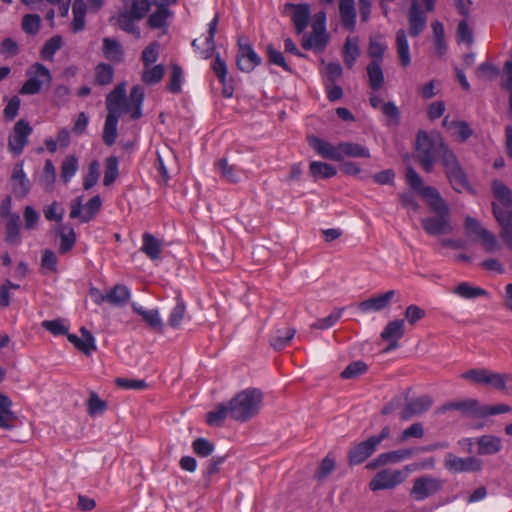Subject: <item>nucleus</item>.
Wrapping results in <instances>:
<instances>
[{"mask_svg":"<svg viewBox=\"0 0 512 512\" xmlns=\"http://www.w3.org/2000/svg\"><path fill=\"white\" fill-rule=\"evenodd\" d=\"M491 188L496 199L492 203L494 217L502 228L501 237L512 249V190L500 180H494Z\"/></svg>","mask_w":512,"mask_h":512,"instance_id":"obj_1","label":"nucleus"},{"mask_svg":"<svg viewBox=\"0 0 512 512\" xmlns=\"http://www.w3.org/2000/svg\"><path fill=\"white\" fill-rule=\"evenodd\" d=\"M424 199L435 217H426L422 219L424 230L430 235H440L450 233L452 227L449 223V209L435 188H427L424 192Z\"/></svg>","mask_w":512,"mask_h":512,"instance_id":"obj_2","label":"nucleus"},{"mask_svg":"<svg viewBox=\"0 0 512 512\" xmlns=\"http://www.w3.org/2000/svg\"><path fill=\"white\" fill-rule=\"evenodd\" d=\"M262 400V393L259 390L246 389L231 399L229 414L234 420L245 422L258 413Z\"/></svg>","mask_w":512,"mask_h":512,"instance_id":"obj_3","label":"nucleus"},{"mask_svg":"<svg viewBox=\"0 0 512 512\" xmlns=\"http://www.w3.org/2000/svg\"><path fill=\"white\" fill-rule=\"evenodd\" d=\"M460 377L474 384L487 385L512 394V374H502L486 368H473L463 372Z\"/></svg>","mask_w":512,"mask_h":512,"instance_id":"obj_4","label":"nucleus"},{"mask_svg":"<svg viewBox=\"0 0 512 512\" xmlns=\"http://www.w3.org/2000/svg\"><path fill=\"white\" fill-rule=\"evenodd\" d=\"M443 141L435 135L430 137L426 132H419L416 140L417 157L426 172H431L435 157L440 153L443 148Z\"/></svg>","mask_w":512,"mask_h":512,"instance_id":"obj_5","label":"nucleus"},{"mask_svg":"<svg viewBox=\"0 0 512 512\" xmlns=\"http://www.w3.org/2000/svg\"><path fill=\"white\" fill-rule=\"evenodd\" d=\"M28 79L23 84L20 93L33 95L38 93L43 85H50L52 76L47 67L41 63H34L27 70Z\"/></svg>","mask_w":512,"mask_h":512,"instance_id":"obj_6","label":"nucleus"},{"mask_svg":"<svg viewBox=\"0 0 512 512\" xmlns=\"http://www.w3.org/2000/svg\"><path fill=\"white\" fill-rule=\"evenodd\" d=\"M390 435V428L385 426L382 428L379 435L372 436L366 441L360 442L355 445L349 452V462L352 465H357L364 462L370 455L374 453L378 445L388 438Z\"/></svg>","mask_w":512,"mask_h":512,"instance_id":"obj_7","label":"nucleus"},{"mask_svg":"<svg viewBox=\"0 0 512 512\" xmlns=\"http://www.w3.org/2000/svg\"><path fill=\"white\" fill-rule=\"evenodd\" d=\"M410 471L409 465L404 469H384L378 472L370 481L369 488L372 491L392 489L403 483Z\"/></svg>","mask_w":512,"mask_h":512,"instance_id":"obj_8","label":"nucleus"},{"mask_svg":"<svg viewBox=\"0 0 512 512\" xmlns=\"http://www.w3.org/2000/svg\"><path fill=\"white\" fill-rule=\"evenodd\" d=\"M82 197H77L70 204V218H78L82 223L89 222L98 213L102 201L99 195L92 197L85 205Z\"/></svg>","mask_w":512,"mask_h":512,"instance_id":"obj_9","label":"nucleus"},{"mask_svg":"<svg viewBox=\"0 0 512 512\" xmlns=\"http://www.w3.org/2000/svg\"><path fill=\"white\" fill-rule=\"evenodd\" d=\"M465 229L470 237H475L481 241L482 246L488 252H495L499 249V243L493 233L483 228L481 224L472 217H467Z\"/></svg>","mask_w":512,"mask_h":512,"instance_id":"obj_10","label":"nucleus"},{"mask_svg":"<svg viewBox=\"0 0 512 512\" xmlns=\"http://www.w3.org/2000/svg\"><path fill=\"white\" fill-rule=\"evenodd\" d=\"M31 133L32 127L26 120L21 119L17 121L8 138L9 151L15 156L22 154L25 146L28 144V138Z\"/></svg>","mask_w":512,"mask_h":512,"instance_id":"obj_11","label":"nucleus"},{"mask_svg":"<svg viewBox=\"0 0 512 512\" xmlns=\"http://www.w3.org/2000/svg\"><path fill=\"white\" fill-rule=\"evenodd\" d=\"M442 481L433 477H420L414 481L411 489V496L417 501L436 494L442 488Z\"/></svg>","mask_w":512,"mask_h":512,"instance_id":"obj_12","label":"nucleus"},{"mask_svg":"<svg viewBox=\"0 0 512 512\" xmlns=\"http://www.w3.org/2000/svg\"><path fill=\"white\" fill-rule=\"evenodd\" d=\"M106 107L108 114L120 116L122 112H130V104L126 98V85L121 83L117 85L106 98Z\"/></svg>","mask_w":512,"mask_h":512,"instance_id":"obj_13","label":"nucleus"},{"mask_svg":"<svg viewBox=\"0 0 512 512\" xmlns=\"http://www.w3.org/2000/svg\"><path fill=\"white\" fill-rule=\"evenodd\" d=\"M309 145L316 151V153L328 160L341 161V143L333 145L332 143L325 141L317 136L308 137Z\"/></svg>","mask_w":512,"mask_h":512,"instance_id":"obj_14","label":"nucleus"},{"mask_svg":"<svg viewBox=\"0 0 512 512\" xmlns=\"http://www.w3.org/2000/svg\"><path fill=\"white\" fill-rule=\"evenodd\" d=\"M445 467L455 473L472 472L481 469V461L475 457L460 458L448 453L445 456Z\"/></svg>","mask_w":512,"mask_h":512,"instance_id":"obj_15","label":"nucleus"},{"mask_svg":"<svg viewBox=\"0 0 512 512\" xmlns=\"http://www.w3.org/2000/svg\"><path fill=\"white\" fill-rule=\"evenodd\" d=\"M261 62L260 57L248 43L239 42L237 55L238 68L243 72H251Z\"/></svg>","mask_w":512,"mask_h":512,"instance_id":"obj_16","label":"nucleus"},{"mask_svg":"<svg viewBox=\"0 0 512 512\" xmlns=\"http://www.w3.org/2000/svg\"><path fill=\"white\" fill-rule=\"evenodd\" d=\"M12 190L16 197L24 198L30 191V181L23 169V162L14 165L11 175Z\"/></svg>","mask_w":512,"mask_h":512,"instance_id":"obj_17","label":"nucleus"},{"mask_svg":"<svg viewBox=\"0 0 512 512\" xmlns=\"http://www.w3.org/2000/svg\"><path fill=\"white\" fill-rule=\"evenodd\" d=\"M409 34L412 37L418 36L426 27L427 16L420 9L418 0H412L408 12Z\"/></svg>","mask_w":512,"mask_h":512,"instance_id":"obj_18","label":"nucleus"},{"mask_svg":"<svg viewBox=\"0 0 512 512\" xmlns=\"http://www.w3.org/2000/svg\"><path fill=\"white\" fill-rule=\"evenodd\" d=\"M285 11L292 12V22L297 34L304 32L308 25L310 17V7L308 4H286Z\"/></svg>","mask_w":512,"mask_h":512,"instance_id":"obj_19","label":"nucleus"},{"mask_svg":"<svg viewBox=\"0 0 512 512\" xmlns=\"http://www.w3.org/2000/svg\"><path fill=\"white\" fill-rule=\"evenodd\" d=\"M394 295L395 291L389 290L384 294H380L360 302L358 308L362 313L379 312L388 307Z\"/></svg>","mask_w":512,"mask_h":512,"instance_id":"obj_20","label":"nucleus"},{"mask_svg":"<svg viewBox=\"0 0 512 512\" xmlns=\"http://www.w3.org/2000/svg\"><path fill=\"white\" fill-rule=\"evenodd\" d=\"M413 453H414V450H412V449H402V450L385 452V453L380 454L376 459H374L371 463H369L367 465V467L374 469L376 467L384 466L387 464L400 463L406 459H409Z\"/></svg>","mask_w":512,"mask_h":512,"instance_id":"obj_21","label":"nucleus"},{"mask_svg":"<svg viewBox=\"0 0 512 512\" xmlns=\"http://www.w3.org/2000/svg\"><path fill=\"white\" fill-rule=\"evenodd\" d=\"M432 405V399L429 396H420L411 400L400 412L402 420H408L413 416L420 415L427 411Z\"/></svg>","mask_w":512,"mask_h":512,"instance_id":"obj_22","label":"nucleus"},{"mask_svg":"<svg viewBox=\"0 0 512 512\" xmlns=\"http://www.w3.org/2000/svg\"><path fill=\"white\" fill-rule=\"evenodd\" d=\"M327 43L326 29L322 28V24L312 25V32L305 35L302 41V47L306 50L322 49Z\"/></svg>","mask_w":512,"mask_h":512,"instance_id":"obj_23","label":"nucleus"},{"mask_svg":"<svg viewBox=\"0 0 512 512\" xmlns=\"http://www.w3.org/2000/svg\"><path fill=\"white\" fill-rule=\"evenodd\" d=\"M81 337L75 334H68L67 339L81 352L90 355L96 350L94 336L85 328L80 329Z\"/></svg>","mask_w":512,"mask_h":512,"instance_id":"obj_24","label":"nucleus"},{"mask_svg":"<svg viewBox=\"0 0 512 512\" xmlns=\"http://www.w3.org/2000/svg\"><path fill=\"white\" fill-rule=\"evenodd\" d=\"M133 310L156 332L162 333L164 323L157 309L147 310L138 303H132Z\"/></svg>","mask_w":512,"mask_h":512,"instance_id":"obj_25","label":"nucleus"},{"mask_svg":"<svg viewBox=\"0 0 512 512\" xmlns=\"http://www.w3.org/2000/svg\"><path fill=\"white\" fill-rule=\"evenodd\" d=\"M217 26H218V16L216 15L209 23V29H208L207 35L205 36L203 49H201V50L199 49L197 39H195L192 42V46L195 49L199 50V54L203 59H208L209 57L212 56V54L214 52V49H215L214 37H215L216 31H217Z\"/></svg>","mask_w":512,"mask_h":512,"instance_id":"obj_26","label":"nucleus"},{"mask_svg":"<svg viewBox=\"0 0 512 512\" xmlns=\"http://www.w3.org/2000/svg\"><path fill=\"white\" fill-rule=\"evenodd\" d=\"M482 406L475 399L451 402L442 407V411L459 410L469 416H481Z\"/></svg>","mask_w":512,"mask_h":512,"instance_id":"obj_27","label":"nucleus"},{"mask_svg":"<svg viewBox=\"0 0 512 512\" xmlns=\"http://www.w3.org/2000/svg\"><path fill=\"white\" fill-rule=\"evenodd\" d=\"M396 52L403 67H407L411 64L412 58L410 54V47L407 34L404 29H399L396 32Z\"/></svg>","mask_w":512,"mask_h":512,"instance_id":"obj_28","label":"nucleus"},{"mask_svg":"<svg viewBox=\"0 0 512 512\" xmlns=\"http://www.w3.org/2000/svg\"><path fill=\"white\" fill-rule=\"evenodd\" d=\"M443 126L457 140L464 142L472 135V129L464 121H450L448 117L443 120Z\"/></svg>","mask_w":512,"mask_h":512,"instance_id":"obj_29","label":"nucleus"},{"mask_svg":"<svg viewBox=\"0 0 512 512\" xmlns=\"http://www.w3.org/2000/svg\"><path fill=\"white\" fill-rule=\"evenodd\" d=\"M125 8L123 12L136 20H141L150 10L149 0H123Z\"/></svg>","mask_w":512,"mask_h":512,"instance_id":"obj_30","label":"nucleus"},{"mask_svg":"<svg viewBox=\"0 0 512 512\" xmlns=\"http://www.w3.org/2000/svg\"><path fill=\"white\" fill-rule=\"evenodd\" d=\"M141 251L151 260L160 258L162 252V242L150 233H144L142 236Z\"/></svg>","mask_w":512,"mask_h":512,"instance_id":"obj_31","label":"nucleus"},{"mask_svg":"<svg viewBox=\"0 0 512 512\" xmlns=\"http://www.w3.org/2000/svg\"><path fill=\"white\" fill-rule=\"evenodd\" d=\"M339 12L342 24L349 30H354L356 23V11L354 0H340Z\"/></svg>","mask_w":512,"mask_h":512,"instance_id":"obj_32","label":"nucleus"},{"mask_svg":"<svg viewBox=\"0 0 512 512\" xmlns=\"http://www.w3.org/2000/svg\"><path fill=\"white\" fill-rule=\"evenodd\" d=\"M478 453L482 455L495 454L502 448V440L494 435H483L477 438Z\"/></svg>","mask_w":512,"mask_h":512,"instance_id":"obj_33","label":"nucleus"},{"mask_svg":"<svg viewBox=\"0 0 512 512\" xmlns=\"http://www.w3.org/2000/svg\"><path fill=\"white\" fill-rule=\"evenodd\" d=\"M60 237L59 253L65 254L69 252L76 242V233L71 225H63L57 230Z\"/></svg>","mask_w":512,"mask_h":512,"instance_id":"obj_34","label":"nucleus"},{"mask_svg":"<svg viewBox=\"0 0 512 512\" xmlns=\"http://www.w3.org/2000/svg\"><path fill=\"white\" fill-rule=\"evenodd\" d=\"M452 293L465 300H471L487 295L486 290L473 286L469 282L459 283L454 287Z\"/></svg>","mask_w":512,"mask_h":512,"instance_id":"obj_35","label":"nucleus"},{"mask_svg":"<svg viewBox=\"0 0 512 512\" xmlns=\"http://www.w3.org/2000/svg\"><path fill=\"white\" fill-rule=\"evenodd\" d=\"M103 54L106 59L110 61L121 62L123 60L124 51L122 45L117 40L104 38Z\"/></svg>","mask_w":512,"mask_h":512,"instance_id":"obj_36","label":"nucleus"},{"mask_svg":"<svg viewBox=\"0 0 512 512\" xmlns=\"http://www.w3.org/2000/svg\"><path fill=\"white\" fill-rule=\"evenodd\" d=\"M294 335L295 329L293 328L286 327L283 329H276L271 334L270 343L275 349L280 350L289 344Z\"/></svg>","mask_w":512,"mask_h":512,"instance_id":"obj_37","label":"nucleus"},{"mask_svg":"<svg viewBox=\"0 0 512 512\" xmlns=\"http://www.w3.org/2000/svg\"><path fill=\"white\" fill-rule=\"evenodd\" d=\"M369 85L374 91H378L384 85V74L379 61H371L367 67Z\"/></svg>","mask_w":512,"mask_h":512,"instance_id":"obj_38","label":"nucleus"},{"mask_svg":"<svg viewBox=\"0 0 512 512\" xmlns=\"http://www.w3.org/2000/svg\"><path fill=\"white\" fill-rule=\"evenodd\" d=\"M119 116L114 114H107L104 128H103V141L106 145H113L117 139V125Z\"/></svg>","mask_w":512,"mask_h":512,"instance_id":"obj_39","label":"nucleus"},{"mask_svg":"<svg viewBox=\"0 0 512 512\" xmlns=\"http://www.w3.org/2000/svg\"><path fill=\"white\" fill-rule=\"evenodd\" d=\"M144 100V90L141 86L136 85L132 88L130 92V97L128 103L130 104L131 109V117L133 119H138L142 115V103Z\"/></svg>","mask_w":512,"mask_h":512,"instance_id":"obj_40","label":"nucleus"},{"mask_svg":"<svg viewBox=\"0 0 512 512\" xmlns=\"http://www.w3.org/2000/svg\"><path fill=\"white\" fill-rule=\"evenodd\" d=\"M309 170L311 175L316 179H328L334 177L337 174V169L335 166L320 161H312L309 165Z\"/></svg>","mask_w":512,"mask_h":512,"instance_id":"obj_41","label":"nucleus"},{"mask_svg":"<svg viewBox=\"0 0 512 512\" xmlns=\"http://www.w3.org/2000/svg\"><path fill=\"white\" fill-rule=\"evenodd\" d=\"M360 54L358 39L356 37H348L343 48L344 62L348 68H351Z\"/></svg>","mask_w":512,"mask_h":512,"instance_id":"obj_42","label":"nucleus"},{"mask_svg":"<svg viewBox=\"0 0 512 512\" xmlns=\"http://www.w3.org/2000/svg\"><path fill=\"white\" fill-rule=\"evenodd\" d=\"M106 298L109 304L122 306L128 302L130 291L126 286L118 284L106 293Z\"/></svg>","mask_w":512,"mask_h":512,"instance_id":"obj_43","label":"nucleus"},{"mask_svg":"<svg viewBox=\"0 0 512 512\" xmlns=\"http://www.w3.org/2000/svg\"><path fill=\"white\" fill-rule=\"evenodd\" d=\"M55 180H56L55 166L50 159H47L45 161L42 174L39 178V183L44 188L45 191L51 192L53 190Z\"/></svg>","mask_w":512,"mask_h":512,"instance_id":"obj_44","label":"nucleus"},{"mask_svg":"<svg viewBox=\"0 0 512 512\" xmlns=\"http://www.w3.org/2000/svg\"><path fill=\"white\" fill-rule=\"evenodd\" d=\"M165 74V68L162 64L146 66L142 72V82L147 85H155L161 81Z\"/></svg>","mask_w":512,"mask_h":512,"instance_id":"obj_45","label":"nucleus"},{"mask_svg":"<svg viewBox=\"0 0 512 512\" xmlns=\"http://www.w3.org/2000/svg\"><path fill=\"white\" fill-rule=\"evenodd\" d=\"M119 176V160L116 156H110L105 160L103 185H112Z\"/></svg>","mask_w":512,"mask_h":512,"instance_id":"obj_46","label":"nucleus"},{"mask_svg":"<svg viewBox=\"0 0 512 512\" xmlns=\"http://www.w3.org/2000/svg\"><path fill=\"white\" fill-rule=\"evenodd\" d=\"M405 333L404 320H394L389 322L381 333V337L384 340L397 341Z\"/></svg>","mask_w":512,"mask_h":512,"instance_id":"obj_47","label":"nucleus"},{"mask_svg":"<svg viewBox=\"0 0 512 512\" xmlns=\"http://www.w3.org/2000/svg\"><path fill=\"white\" fill-rule=\"evenodd\" d=\"M340 149H341L342 159L345 156L362 157V158L370 157L369 150L360 144L343 142V143H341Z\"/></svg>","mask_w":512,"mask_h":512,"instance_id":"obj_48","label":"nucleus"},{"mask_svg":"<svg viewBox=\"0 0 512 512\" xmlns=\"http://www.w3.org/2000/svg\"><path fill=\"white\" fill-rule=\"evenodd\" d=\"M176 300L177 303L171 310L168 318V323L173 328L180 327L186 314V305L184 301L180 297H177Z\"/></svg>","mask_w":512,"mask_h":512,"instance_id":"obj_49","label":"nucleus"},{"mask_svg":"<svg viewBox=\"0 0 512 512\" xmlns=\"http://www.w3.org/2000/svg\"><path fill=\"white\" fill-rule=\"evenodd\" d=\"M169 16L170 11L164 6H161L149 16L147 24L153 29L164 28Z\"/></svg>","mask_w":512,"mask_h":512,"instance_id":"obj_50","label":"nucleus"},{"mask_svg":"<svg viewBox=\"0 0 512 512\" xmlns=\"http://www.w3.org/2000/svg\"><path fill=\"white\" fill-rule=\"evenodd\" d=\"M447 177L452 185V187L456 191H462L467 186V181L464 172L461 167L458 165L454 169H449L446 171Z\"/></svg>","mask_w":512,"mask_h":512,"instance_id":"obj_51","label":"nucleus"},{"mask_svg":"<svg viewBox=\"0 0 512 512\" xmlns=\"http://www.w3.org/2000/svg\"><path fill=\"white\" fill-rule=\"evenodd\" d=\"M42 327L49 331L54 336L67 335L69 331V324L64 319L45 320L42 322Z\"/></svg>","mask_w":512,"mask_h":512,"instance_id":"obj_52","label":"nucleus"},{"mask_svg":"<svg viewBox=\"0 0 512 512\" xmlns=\"http://www.w3.org/2000/svg\"><path fill=\"white\" fill-rule=\"evenodd\" d=\"M78 170V159L75 156H67L61 165V178L68 183Z\"/></svg>","mask_w":512,"mask_h":512,"instance_id":"obj_53","label":"nucleus"},{"mask_svg":"<svg viewBox=\"0 0 512 512\" xmlns=\"http://www.w3.org/2000/svg\"><path fill=\"white\" fill-rule=\"evenodd\" d=\"M215 165L227 181L235 183L240 180L239 171L235 166L229 165L226 159L218 160Z\"/></svg>","mask_w":512,"mask_h":512,"instance_id":"obj_54","label":"nucleus"},{"mask_svg":"<svg viewBox=\"0 0 512 512\" xmlns=\"http://www.w3.org/2000/svg\"><path fill=\"white\" fill-rule=\"evenodd\" d=\"M83 8L84 0H74L72 6L73 21L71 23V28L74 33L80 32L84 29Z\"/></svg>","mask_w":512,"mask_h":512,"instance_id":"obj_55","label":"nucleus"},{"mask_svg":"<svg viewBox=\"0 0 512 512\" xmlns=\"http://www.w3.org/2000/svg\"><path fill=\"white\" fill-rule=\"evenodd\" d=\"M63 41L60 36H54L47 40L41 49V57L51 61L55 53L62 47Z\"/></svg>","mask_w":512,"mask_h":512,"instance_id":"obj_56","label":"nucleus"},{"mask_svg":"<svg viewBox=\"0 0 512 512\" xmlns=\"http://www.w3.org/2000/svg\"><path fill=\"white\" fill-rule=\"evenodd\" d=\"M114 70L111 65L100 63L95 68V80L100 85H107L112 82Z\"/></svg>","mask_w":512,"mask_h":512,"instance_id":"obj_57","label":"nucleus"},{"mask_svg":"<svg viewBox=\"0 0 512 512\" xmlns=\"http://www.w3.org/2000/svg\"><path fill=\"white\" fill-rule=\"evenodd\" d=\"M343 311L344 308L334 309L327 317L317 320L311 325V327L321 330L328 329L336 324V322L341 318Z\"/></svg>","mask_w":512,"mask_h":512,"instance_id":"obj_58","label":"nucleus"},{"mask_svg":"<svg viewBox=\"0 0 512 512\" xmlns=\"http://www.w3.org/2000/svg\"><path fill=\"white\" fill-rule=\"evenodd\" d=\"M406 181L407 184L411 187V189L420 193L423 197L425 189L432 188L431 186H424L422 178L412 167L407 168Z\"/></svg>","mask_w":512,"mask_h":512,"instance_id":"obj_59","label":"nucleus"},{"mask_svg":"<svg viewBox=\"0 0 512 512\" xmlns=\"http://www.w3.org/2000/svg\"><path fill=\"white\" fill-rule=\"evenodd\" d=\"M381 111L386 117L388 126H397L400 122V111L394 102L384 103Z\"/></svg>","mask_w":512,"mask_h":512,"instance_id":"obj_60","label":"nucleus"},{"mask_svg":"<svg viewBox=\"0 0 512 512\" xmlns=\"http://www.w3.org/2000/svg\"><path fill=\"white\" fill-rule=\"evenodd\" d=\"M229 414V405H219L215 410L207 414V423L210 426H221Z\"/></svg>","mask_w":512,"mask_h":512,"instance_id":"obj_61","label":"nucleus"},{"mask_svg":"<svg viewBox=\"0 0 512 512\" xmlns=\"http://www.w3.org/2000/svg\"><path fill=\"white\" fill-rule=\"evenodd\" d=\"M41 25V18L36 14H27L22 20V29L25 33L34 35L36 34Z\"/></svg>","mask_w":512,"mask_h":512,"instance_id":"obj_62","label":"nucleus"},{"mask_svg":"<svg viewBox=\"0 0 512 512\" xmlns=\"http://www.w3.org/2000/svg\"><path fill=\"white\" fill-rule=\"evenodd\" d=\"M137 20L127 15L123 11L119 13L118 16V24L124 31L135 35L136 37H140V31L138 27L135 25Z\"/></svg>","mask_w":512,"mask_h":512,"instance_id":"obj_63","label":"nucleus"},{"mask_svg":"<svg viewBox=\"0 0 512 512\" xmlns=\"http://www.w3.org/2000/svg\"><path fill=\"white\" fill-rule=\"evenodd\" d=\"M159 48L160 44L158 42H153L143 50L142 61L144 63V67L152 66L158 60Z\"/></svg>","mask_w":512,"mask_h":512,"instance_id":"obj_64","label":"nucleus"}]
</instances>
